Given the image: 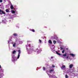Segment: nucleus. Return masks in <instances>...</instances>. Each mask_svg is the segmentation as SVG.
I'll return each instance as SVG.
<instances>
[{"instance_id": "nucleus-1", "label": "nucleus", "mask_w": 78, "mask_h": 78, "mask_svg": "<svg viewBox=\"0 0 78 78\" xmlns=\"http://www.w3.org/2000/svg\"><path fill=\"white\" fill-rule=\"evenodd\" d=\"M6 13L3 11L1 9H0V14H5Z\"/></svg>"}, {"instance_id": "nucleus-2", "label": "nucleus", "mask_w": 78, "mask_h": 78, "mask_svg": "<svg viewBox=\"0 0 78 78\" xmlns=\"http://www.w3.org/2000/svg\"><path fill=\"white\" fill-rule=\"evenodd\" d=\"M18 57H17V59H19L20 57V53H21V51H20V50H18Z\"/></svg>"}, {"instance_id": "nucleus-3", "label": "nucleus", "mask_w": 78, "mask_h": 78, "mask_svg": "<svg viewBox=\"0 0 78 78\" xmlns=\"http://www.w3.org/2000/svg\"><path fill=\"white\" fill-rule=\"evenodd\" d=\"M12 58L13 59L14 61H15L16 60V57H15V55L12 56Z\"/></svg>"}, {"instance_id": "nucleus-4", "label": "nucleus", "mask_w": 78, "mask_h": 78, "mask_svg": "<svg viewBox=\"0 0 78 78\" xmlns=\"http://www.w3.org/2000/svg\"><path fill=\"white\" fill-rule=\"evenodd\" d=\"M30 50H32L33 51H34V49L33 48V46H32V48H31V46H30Z\"/></svg>"}, {"instance_id": "nucleus-5", "label": "nucleus", "mask_w": 78, "mask_h": 78, "mask_svg": "<svg viewBox=\"0 0 78 78\" xmlns=\"http://www.w3.org/2000/svg\"><path fill=\"white\" fill-rule=\"evenodd\" d=\"M73 66V64H71L69 65V68L70 69H72V67Z\"/></svg>"}, {"instance_id": "nucleus-6", "label": "nucleus", "mask_w": 78, "mask_h": 78, "mask_svg": "<svg viewBox=\"0 0 78 78\" xmlns=\"http://www.w3.org/2000/svg\"><path fill=\"white\" fill-rule=\"evenodd\" d=\"M48 42L49 43V44H52V41H51V40H49Z\"/></svg>"}, {"instance_id": "nucleus-7", "label": "nucleus", "mask_w": 78, "mask_h": 78, "mask_svg": "<svg viewBox=\"0 0 78 78\" xmlns=\"http://www.w3.org/2000/svg\"><path fill=\"white\" fill-rule=\"evenodd\" d=\"M10 8L11 9H14V7H13V5H12L10 6Z\"/></svg>"}, {"instance_id": "nucleus-8", "label": "nucleus", "mask_w": 78, "mask_h": 78, "mask_svg": "<svg viewBox=\"0 0 78 78\" xmlns=\"http://www.w3.org/2000/svg\"><path fill=\"white\" fill-rule=\"evenodd\" d=\"M53 71H54V69H51L50 70L49 72H50V73H51V72H53Z\"/></svg>"}, {"instance_id": "nucleus-9", "label": "nucleus", "mask_w": 78, "mask_h": 78, "mask_svg": "<svg viewBox=\"0 0 78 78\" xmlns=\"http://www.w3.org/2000/svg\"><path fill=\"white\" fill-rule=\"evenodd\" d=\"M65 67H66V66H65L63 65V66H62V67H61V68L62 69H63L65 68Z\"/></svg>"}, {"instance_id": "nucleus-10", "label": "nucleus", "mask_w": 78, "mask_h": 78, "mask_svg": "<svg viewBox=\"0 0 78 78\" xmlns=\"http://www.w3.org/2000/svg\"><path fill=\"white\" fill-rule=\"evenodd\" d=\"M56 54L58 55H59V56H61V53H58L57 51H56Z\"/></svg>"}, {"instance_id": "nucleus-11", "label": "nucleus", "mask_w": 78, "mask_h": 78, "mask_svg": "<svg viewBox=\"0 0 78 78\" xmlns=\"http://www.w3.org/2000/svg\"><path fill=\"white\" fill-rule=\"evenodd\" d=\"M63 56H64V57H66V56H67V53H66L65 54H64L63 55Z\"/></svg>"}, {"instance_id": "nucleus-12", "label": "nucleus", "mask_w": 78, "mask_h": 78, "mask_svg": "<svg viewBox=\"0 0 78 78\" xmlns=\"http://www.w3.org/2000/svg\"><path fill=\"white\" fill-rule=\"evenodd\" d=\"M5 11H6V12H9V9H6Z\"/></svg>"}, {"instance_id": "nucleus-13", "label": "nucleus", "mask_w": 78, "mask_h": 78, "mask_svg": "<svg viewBox=\"0 0 78 78\" xmlns=\"http://www.w3.org/2000/svg\"><path fill=\"white\" fill-rule=\"evenodd\" d=\"M11 12L12 13V14H14L15 13H16V12H15V11L12 10Z\"/></svg>"}, {"instance_id": "nucleus-14", "label": "nucleus", "mask_w": 78, "mask_h": 78, "mask_svg": "<svg viewBox=\"0 0 78 78\" xmlns=\"http://www.w3.org/2000/svg\"><path fill=\"white\" fill-rule=\"evenodd\" d=\"M13 36H17V34L14 33L13 34Z\"/></svg>"}, {"instance_id": "nucleus-15", "label": "nucleus", "mask_w": 78, "mask_h": 78, "mask_svg": "<svg viewBox=\"0 0 78 78\" xmlns=\"http://www.w3.org/2000/svg\"><path fill=\"white\" fill-rule=\"evenodd\" d=\"M53 42L54 44H56V41L55 40H54L53 41Z\"/></svg>"}, {"instance_id": "nucleus-16", "label": "nucleus", "mask_w": 78, "mask_h": 78, "mask_svg": "<svg viewBox=\"0 0 78 78\" xmlns=\"http://www.w3.org/2000/svg\"><path fill=\"white\" fill-rule=\"evenodd\" d=\"M70 55L72 56H75V55L73 54H70Z\"/></svg>"}, {"instance_id": "nucleus-17", "label": "nucleus", "mask_w": 78, "mask_h": 78, "mask_svg": "<svg viewBox=\"0 0 78 78\" xmlns=\"http://www.w3.org/2000/svg\"><path fill=\"white\" fill-rule=\"evenodd\" d=\"M30 30V31H32V32H35V30L34 29Z\"/></svg>"}, {"instance_id": "nucleus-18", "label": "nucleus", "mask_w": 78, "mask_h": 78, "mask_svg": "<svg viewBox=\"0 0 78 78\" xmlns=\"http://www.w3.org/2000/svg\"><path fill=\"white\" fill-rule=\"evenodd\" d=\"M16 51L15 50H14L13 51H12V53L13 54H14L15 53H16Z\"/></svg>"}, {"instance_id": "nucleus-19", "label": "nucleus", "mask_w": 78, "mask_h": 78, "mask_svg": "<svg viewBox=\"0 0 78 78\" xmlns=\"http://www.w3.org/2000/svg\"><path fill=\"white\" fill-rule=\"evenodd\" d=\"M65 77L66 78H68V76L67 75H65Z\"/></svg>"}, {"instance_id": "nucleus-20", "label": "nucleus", "mask_w": 78, "mask_h": 78, "mask_svg": "<svg viewBox=\"0 0 78 78\" xmlns=\"http://www.w3.org/2000/svg\"><path fill=\"white\" fill-rule=\"evenodd\" d=\"M65 51L64 50H63L62 51V53H64V52Z\"/></svg>"}, {"instance_id": "nucleus-21", "label": "nucleus", "mask_w": 78, "mask_h": 78, "mask_svg": "<svg viewBox=\"0 0 78 78\" xmlns=\"http://www.w3.org/2000/svg\"><path fill=\"white\" fill-rule=\"evenodd\" d=\"M39 42L40 43H41V40L39 39Z\"/></svg>"}, {"instance_id": "nucleus-22", "label": "nucleus", "mask_w": 78, "mask_h": 78, "mask_svg": "<svg viewBox=\"0 0 78 78\" xmlns=\"http://www.w3.org/2000/svg\"><path fill=\"white\" fill-rule=\"evenodd\" d=\"M43 70H45V67H43Z\"/></svg>"}, {"instance_id": "nucleus-23", "label": "nucleus", "mask_w": 78, "mask_h": 78, "mask_svg": "<svg viewBox=\"0 0 78 78\" xmlns=\"http://www.w3.org/2000/svg\"><path fill=\"white\" fill-rule=\"evenodd\" d=\"M52 67L53 68L55 67V65H52Z\"/></svg>"}, {"instance_id": "nucleus-24", "label": "nucleus", "mask_w": 78, "mask_h": 78, "mask_svg": "<svg viewBox=\"0 0 78 78\" xmlns=\"http://www.w3.org/2000/svg\"><path fill=\"white\" fill-rule=\"evenodd\" d=\"M16 46V44H14L13 45V47H15V46Z\"/></svg>"}, {"instance_id": "nucleus-25", "label": "nucleus", "mask_w": 78, "mask_h": 78, "mask_svg": "<svg viewBox=\"0 0 78 78\" xmlns=\"http://www.w3.org/2000/svg\"><path fill=\"white\" fill-rule=\"evenodd\" d=\"M2 2H3V0H0V3H2Z\"/></svg>"}, {"instance_id": "nucleus-26", "label": "nucleus", "mask_w": 78, "mask_h": 78, "mask_svg": "<svg viewBox=\"0 0 78 78\" xmlns=\"http://www.w3.org/2000/svg\"><path fill=\"white\" fill-rule=\"evenodd\" d=\"M60 48H61V50H63V48H62V47H60Z\"/></svg>"}, {"instance_id": "nucleus-27", "label": "nucleus", "mask_w": 78, "mask_h": 78, "mask_svg": "<svg viewBox=\"0 0 78 78\" xmlns=\"http://www.w3.org/2000/svg\"><path fill=\"white\" fill-rule=\"evenodd\" d=\"M53 57H51V59H53Z\"/></svg>"}, {"instance_id": "nucleus-28", "label": "nucleus", "mask_w": 78, "mask_h": 78, "mask_svg": "<svg viewBox=\"0 0 78 78\" xmlns=\"http://www.w3.org/2000/svg\"><path fill=\"white\" fill-rule=\"evenodd\" d=\"M1 65H0V69H1Z\"/></svg>"}, {"instance_id": "nucleus-29", "label": "nucleus", "mask_w": 78, "mask_h": 78, "mask_svg": "<svg viewBox=\"0 0 78 78\" xmlns=\"http://www.w3.org/2000/svg\"><path fill=\"white\" fill-rule=\"evenodd\" d=\"M68 56H67V57H66V58H67V59H68Z\"/></svg>"}, {"instance_id": "nucleus-30", "label": "nucleus", "mask_w": 78, "mask_h": 78, "mask_svg": "<svg viewBox=\"0 0 78 78\" xmlns=\"http://www.w3.org/2000/svg\"><path fill=\"white\" fill-rule=\"evenodd\" d=\"M9 41H8V43H9Z\"/></svg>"}, {"instance_id": "nucleus-31", "label": "nucleus", "mask_w": 78, "mask_h": 78, "mask_svg": "<svg viewBox=\"0 0 78 78\" xmlns=\"http://www.w3.org/2000/svg\"><path fill=\"white\" fill-rule=\"evenodd\" d=\"M69 17L70 16V15H69Z\"/></svg>"}]
</instances>
